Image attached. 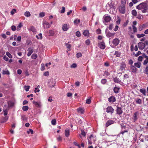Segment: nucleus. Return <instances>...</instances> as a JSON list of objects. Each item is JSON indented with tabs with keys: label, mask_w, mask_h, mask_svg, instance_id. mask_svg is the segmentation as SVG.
I'll return each instance as SVG.
<instances>
[{
	"label": "nucleus",
	"mask_w": 148,
	"mask_h": 148,
	"mask_svg": "<svg viewBox=\"0 0 148 148\" xmlns=\"http://www.w3.org/2000/svg\"><path fill=\"white\" fill-rule=\"evenodd\" d=\"M148 5L146 3H143L140 4L137 6L136 8L137 9L141 10L147 8Z\"/></svg>",
	"instance_id": "1"
},
{
	"label": "nucleus",
	"mask_w": 148,
	"mask_h": 148,
	"mask_svg": "<svg viewBox=\"0 0 148 148\" xmlns=\"http://www.w3.org/2000/svg\"><path fill=\"white\" fill-rule=\"evenodd\" d=\"M141 65H130V71L133 73H135L137 69L136 67L139 68Z\"/></svg>",
	"instance_id": "2"
},
{
	"label": "nucleus",
	"mask_w": 148,
	"mask_h": 148,
	"mask_svg": "<svg viewBox=\"0 0 148 148\" xmlns=\"http://www.w3.org/2000/svg\"><path fill=\"white\" fill-rule=\"evenodd\" d=\"M116 114H118L120 115L121 114L123 113V111L122 108L121 107L117 106L116 109Z\"/></svg>",
	"instance_id": "3"
},
{
	"label": "nucleus",
	"mask_w": 148,
	"mask_h": 148,
	"mask_svg": "<svg viewBox=\"0 0 148 148\" xmlns=\"http://www.w3.org/2000/svg\"><path fill=\"white\" fill-rule=\"evenodd\" d=\"M114 111V109L112 106H108L106 109V112L108 113L112 114Z\"/></svg>",
	"instance_id": "4"
},
{
	"label": "nucleus",
	"mask_w": 148,
	"mask_h": 148,
	"mask_svg": "<svg viewBox=\"0 0 148 148\" xmlns=\"http://www.w3.org/2000/svg\"><path fill=\"white\" fill-rule=\"evenodd\" d=\"M125 6L121 5L119 8V10L120 13L124 14L125 12Z\"/></svg>",
	"instance_id": "5"
},
{
	"label": "nucleus",
	"mask_w": 148,
	"mask_h": 148,
	"mask_svg": "<svg viewBox=\"0 0 148 148\" xmlns=\"http://www.w3.org/2000/svg\"><path fill=\"white\" fill-rule=\"evenodd\" d=\"M138 46L140 49L142 50L145 47V44L142 42H139L138 44Z\"/></svg>",
	"instance_id": "6"
},
{
	"label": "nucleus",
	"mask_w": 148,
	"mask_h": 148,
	"mask_svg": "<svg viewBox=\"0 0 148 148\" xmlns=\"http://www.w3.org/2000/svg\"><path fill=\"white\" fill-rule=\"evenodd\" d=\"M43 25L44 29L49 28L50 26V25L49 23L46 21H44L43 23Z\"/></svg>",
	"instance_id": "7"
},
{
	"label": "nucleus",
	"mask_w": 148,
	"mask_h": 148,
	"mask_svg": "<svg viewBox=\"0 0 148 148\" xmlns=\"http://www.w3.org/2000/svg\"><path fill=\"white\" fill-rule=\"evenodd\" d=\"M108 101L110 103H113L116 101V99L114 97L112 96L108 99Z\"/></svg>",
	"instance_id": "8"
},
{
	"label": "nucleus",
	"mask_w": 148,
	"mask_h": 148,
	"mask_svg": "<svg viewBox=\"0 0 148 148\" xmlns=\"http://www.w3.org/2000/svg\"><path fill=\"white\" fill-rule=\"evenodd\" d=\"M69 28V25L67 24H65L62 25V29L63 31H66L68 30Z\"/></svg>",
	"instance_id": "9"
},
{
	"label": "nucleus",
	"mask_w": 148,
	"mask_h": 148,
	"mask_svg": "<svg viewBox=\"0 0 148 148\" xmlns=\"http://www.w3.org/2000/svg\"><path fill=\"white\" fill-rule=\"evenodd\" d=\"M107 29H106V36L108 37H110L113 36L114 34L115 33H111L109 32H107Z\"/></svg>",
	"instance_id": "10"
},
{
	"label": "nucleus",
	"mask_w": 148,
	"mask_h": 148,
	"mask_svg": "<svg viewBox=\"0 0 148 148\" xmlns=\"http://www.w3.org/2000/svg\"><path fill=\"white\" fill-rule=\"evenodd\" d=\"M99 46L101 49H104L105 48V45L104 42H103L99 43Z\"/></svg>",
	"instance_id": "11"
},
{
	"label": "nucleus",
	"mask_w": 148,
	"mask_h": 148,
	"mask_svg": "<svg viewBox=\"0 0 148 148\" xmlns=\"http://www.w3.org/2000/svg\"><path fill=\"white\" fill-rule=\"evenodd\" d=\"M114 122V121L112 120H108L106 123V125L107 127H108L110 125L113 124Z\"/></svg>",
	"instance_id": "12"
},
{
	"label": "nucleus",
	"mask_w": 148,
	"mask_h": 148,
	"mask_svg": "<svg viewBox=\"0 0 148 148\" xmlns=\"http://www.w3.org/2000/svg\"><path fill=\"white\" fill-rule=\"evenodd\" d=\"M119 42V40L117 38L114 39L112 42L113 44L115 46L117 45Z\"/></svg>",
	"instance_id": "13"
},
{
	"label": "nucleus",
	"mask_w": 148,
	"mask_h": 148,
	"mask_svg": "<svg viewBox=\"0 0 148 148\" xmlns=\"http://www.w3.org/2000/svg\"><path fill=\"white\" fill-rule=\"evenodd\" d=\"M114 81V82H116L118 83H119L121 84H123V82H121V80L119 79L117 77H115L113 79Z\"/></svg>",
	"instance_id": "14"
},
{
	"label": "nucleus",
	"mask_w": 148,
	"mask_h": 148,
	"mask_svg": "<svg viewBox=\"0 0 148 148\" xmlns=\"http://www.w3.org/2000/svg\"><path fill=\"white\" fill-rule=\"evenodd\" d=\"M29 30L31 31L34 33H36V29L33 26H31L30 27Z\"/></svg>",
	"instance_id": "15"
},
{
	"label": "nucleus",
	"mask_w": 148,
	"mask_h": 148,
	"mask_svg": "<svg viewBox=\"0 0 148 148\" xmlns=\"http://www.w3.org/2000/svg\"><path fill=\"white\" fill-rule=\"evenodd\" d=\"M8 104L9 107H12L14 106V102L10 101H8Z\"/></svg>",
	"instance_id": "16"
},
{
	"label": "nucleus",
	"mask_w": 148,
	"mask_h": 148,
	"mask_svg": "<svg viewBox=\"0 0 148 148\" xmlns=\"http://www.w3.org/2000/svg\"><path fill=\"white\" fill-rule=\"evenodd\" d=\"M28 52L27 53V55L28 56H30L33 52L32 49L31 48H29L28 49Z\"/></svg>",
	"instance_id": "17"
},
{
	"label": "nucleus",
	"mask_w": 148,
	"mask_h": 148,
	"mask_svg": "<svg viewBox=\"0 0 148 148\" xmlns=\"http://www.w3.org/2000/svg\"><path fill=\"white\" fill-rule=\"evenodd\" d=\"M65 135L66 137H68L70 135V130H65Z\"/></svg>",
	"instance_id": "18"
},
{
	"label": "nucleus",
	"mask_w": 148,
	"mask_h": 148,
	"mask_svg": "<svg viewBox=\"0 0 148 148\" xmlns=\"http://www.w3.org/2000/svg\"><path fill=\"white\" fill-rule=\"evenodd\" d=\"M137 112H135L133 115V119L134 121H136L137 120Z\"/></svg>",
	"instance_id": "19"
},
{
	"label": "nucleus",
	"mask_w": 148,
	"mask_h": 148,
	"mask_svg": "<svg viewBox=\"0 0 148 148\" xmlns=\"http://www.w3.org/2000/svg\"><path fill=\"white\" fill-rule=\"evenodd\" d=\"M49 65H42L41 67V69L42 71H43L45 69H49V68L50 67H48Z\"/></svg>",
	"instance_id": "20"
},
{
	"label": "nucleus",
	"mask_w": 148,
	"mask_h": 148,
	"mask_svg": "<svg viewBox=\"0 0 148 148\" xmlns=\"http://www.w3.org/2000/svg\"><path fill=\"white\" fill-rule=\"evenodd\" d=\"M83 34L85 36H88L89 33V31L86 30L84 31Z\"/></svg>",
	"instance_id": "21"
},
{
	"label": "nucleus",
	"mask_w": 148,
	"mask_h": 148,
	"mask_svg": "<svg viewBox=\"0 0 148 148\" xmlns=\"http://www.w3.org/2000/svg\"><path fill=\"white\" fill-rule=\"evenodd\" d=\"M125 126H122V130L121 132V134H124L125 132H127V130H123V129H125Z\"/></svg>",
	"instance_id": "22"
},
{
	"label": "nucleus",
	"mask_w": 148,
	"mask_h": 148,
	"mask_svg": "<svg viewBox=\"0 0 148 148\" xmlns=\"http://www.w3.org/2000/svg\"><path fill=\"white\" fill-rule=\"evenodd\" d=\"M111 20V18L109 16H106L105 18V20L107 22H109Z\"/></svg>",
	"instance_id": "23"
},
{
	"label": "nucleus",
	"mask_w": 148,
	"mask_h": 148,
	"mask_svg": "<svg viewBox=\"0 0 148 148\" xmlns=\"http://www.w3.org/2000/svg\"><path fill=\"white\" fill-rule=\"evenodd\" d=\"M93 137L92 136V135H91L90 137H89V139H88V143L89 144H91L92 143V142L91 141V140L93 139Z\"/></svg>",
	"instance_id": "24"
},
{
	"label": "nucleus",
	"mask_w": 148,
	"mask_h": 148,
	"mask_svg": "<svg viewBox=\"0 0 148 148\" xmlns=\"http://www.w3.org/2000/svg\"><path fill=\"white\" fill-rule=\"evenodd\" d=\"M140 92L143 94L145 96L146 95V90L145 89H141L140 90Z\"/></svg>",
	"instance_id": "25"
},
{
	"label": "nucleus",
	"mask_w": 148,
	"mask_h": 148,
	"mask_svg": "<svg viewBox=\"0 0 148 148\" xmlns=\"http://www.w3.org/2000/svg\"><path fill=\"white\" fill-rule=\"evenodd\" d=\"M24 15L25 16L27 17H29L31 16V14L29 11L26 12L24 14Z\"/></svg>",
	"instance_id": "26"
},
{
	"label": "nucleus",
	"mask_w": 148,
	"mask_h": 148,
	"mask_svg": "<svg viewBox=\"0 0 148 148\" xmlns=\"http://www.w3.org/2000/svg\"><path fill=\"white\" fill-rule=\"evenodd\" d=\"M33 103L35 105V106L37 107H40V104L38 102L35 101H33Z\"/></svg>",
	"instance_id": "27"
},
{
	"label": "nucleus",
	"mask_w": 148,
	"mask_h": 148,
	"mask_svg": "<svg viewBox=\"0 0 148 148\" xmlns=\"http://www.w3.org/2000/svg\"><path fill=\"white\" fill-rule=\"evenodd\" d=\"M126 2V0H121V5L125 6Z\"/></svg>",
	"instance_id": "28"
},
{
	"label": "nucleus",
	"mask_w": 148,
	"mask_h": 148,
	"mask_svg": "<svg viewBox=\"0 0 148 148\" xmlns=\"http://www.w3.org/2000/svg\"><path fill=\"white\" fill-rule=\"evenodd\" d=\"M119 88L115 87L114 88V91L115 93H117L119 92Z\"/></svg>",
	"instance_id": "29"
},
{
	"label": "nucleus",
	"mask_w": 148,
	"mask_h": 148,
	"mask_svg": "<svg viewBox=\"0 0 148 148\" xmlns=\"http://www.w3.org/2000/svg\"><path fill=\"white\" fill-rule=\"evenodd\" d=\"M80 22V20L79 19H76L74 21V23L75 24L77 25L78 23Z\"/></svg>",
	"instance_id": "30"
},
{
	"label": "nucleus",
	"mask_w": 148,
	"mask_h": 148,
	"mask_svg": "<svg viewBox=\"0 0 148 148\" xmlns=\"http://www.w3.org/2000/svg\"><path fill=\"white\" fill-rule=\"evenodd\" d=\"M3 74H6L9 75L10 74V73L8 70H3Z\"/></svg>",
	"instance_id": "31"
},
{
	"label": "nucleus",
	"mask_w": 148,
	"mask_h": 148,
	"mask_svg": "<svg viewBox=\"0 0 148 148\" xmlns=\"http://www.w3.org/2000/svg\"><path fill=\"white\" fill-rule=\"evenodd\" d=\"M77 110L78 112H80L82 114H83L84 112L83 109L81 108H78L77 109Z\"/></svg>",
	"instance_id": "32"
},
{
	"label": "nucleus",
	"mask_w": 148,
	"mask_h": 148,
	"mask_svg": "<svg viewBox=\"0 0 148 148\" xmlns=\"http://www.w3.org/2000/svg\"><path fill=\"white\" fill-rule=\"evenodd\" d=\"M28 107L27 106H23L22 107L23 110L24 111H26L28 110Z\"/></svg>",
	"instance_id": "33"
},
{
	"label": "nucleus",
	"mask_w": 148,
	"mask_h": 148,
	"mask_svg": "<svg viewBox=\"0 0 148 148\" xmlns=\"http://www.w3.org/2000/svg\"><path fill=\"white\" fill-rule=\"evenodd\" d=\"M132 15L134 16H136L137 15V12L135 10H133L132 12Z\"/></svg>",
	"instance_id": "34"
},
{
	"label": "nucleus",
	"mask_w": 148,
	"mask_h": 148,
	"mask_svg": "<svg viewBox=\"0 0 148 148\" xmlns=\"http://www.w3.org/2000/svg\"><path fill=\"white\" fill-rule=\"evenodd\" d=\"M22 25L21 23H20L17 27V30L19 31L20 29V28L22 27Z\"/></svg>",
	"instance_id": "35"
},
{
	"label": "nucleus",
	"mask_w": 148,
	"mask_h": 148,
	"mask_svg": "<svg viewBox=\"0 0 148 148\" xmlns=\"http://www.w3.org/2000/svg\"><path fill=\"white\" fill-rule=\"evenodd\" d=\"M126 65H121L120 70L122 71V72H123V70H125V68Z\"/></svg>",
	"instance_id": "36"
},
{
	"label": "nucleus",
	"mask_w": 148,
	"mask_h": 148,
	"mask_svg": "<svg viewBox=\"0 0 148 148\" xmlns=\"http://www.w3.org/2000/svg\"><path fill=\"white\" fill-rule=\"evenodd\" d=\"M145 24H143L142 25L140 26L138 28V29L139 31H141L143 29L144 27L145 26Z\"/></svg>",
	"instance_id": "37"
},
{
	"label": "nucleus",
	"mask_w": 148,
	"mask_h": 148,
	"mask_svg": "<svg viewBox=\"0 0 148 148\" xmlns=\"http://www.w3.org/2000/svg\"><path fill=\"white\" fill-rule=\"evenodd\" d=\"M107 82V80L106 79H102L101 81V83L103 84H105Z\"/></svg>",
	"instance_id": "38"
},
{
	"label": "nucleus",
	"mask_w": 148,
	"mask_h": 148,
	"mask_svg": "<svg viewBox=\"0 0 148 148\" xmlns=\"http://www.w3.org/2000/svg\"><path fill=\"white\" fill-rule=\"evenodd\" d=\"M51 123L52 125H55L56 124V120L55 119H53L51 121Z\"/></svg>",
	"instance_id": "39"
},
{
	"label": "nucleus",
	"mask_w": 148,
	"mask_h": 148,
	"mask_svg": "<svg viewBox=\"0 0 148 148\" xmlns=\"http://www.w3.org/2000/svg\"><path fill=\"white\" fill-rule=\"evenodd\" d=\"M27 132L28 134H29L31 133V134H33V131L32 130L30 129L29 130L27 131Z\"/></svg>",
	"instance_id": "40"
},
{
	"label": "nucleus",
	"mask_w": 148,
	"mask_h": 148,
	"mask_svg": "<svg viewBox=\"0 0 148 148\" xmlns=\"http://www.w3.org/2000/svg\"><path fill=\"white\" fill-rule=\"evenodd\" d=\"M136 101L137 103L140 104L141 103V100L140 99H138L136 100Z\"/></svg>",
	"instance_id": "41"
},
{
	"label": "nucleus",
	"mask_w": 148,
	"mask_h": 148,
	"mask_svg": "<svg viewBox=\"0 0 148 148\" xmlns=\"http://www.w3.org/2000/svg\"><path fill=\"white\" fill-rule=\"evenodd\" d=\"M145 35L144 34H137V37L138 38H140L142 37H143Z\"/></svg>",
	"instance_id": "42"
},
{
	"label": "nucleus",
	"mask_w": 148,
	"mask_h": 148,
	"mask_svg": "<svg viewBox=\"0 0 148 148\" xmlns=\"http://www.w3.org/2000/svg\"><path fill=\"white\" fill-rule=\"evenodd\" d=\"M45 15V13L44 12H41L39 14V16L40 17H43Z\"/></svg>",
	"instance_id": "43"
},
{
	"label": "nucleus",
	"mask_w": 148,
	"mask_h": 148,
	"mask_svg": "<svg viewBox=\"0 0 148 148\" xmlns=\"http://www.w3.org/2000/svg\"><path fill=\"white\" fill-rule=\"evenodd\" d=\"M62 140V137L60 136L57 138V140L58 142H61Z\"/></svg>",
	"instance_id": "44"
},
{
	"label": "nucleus",
	"mask_w": 148,
	"mask_h": 148,
	"mask_svg": "<svg viewBox=\"0 0 148 148\" xmlns=\"http://www.w3.org/2000/svg\"><path fill=\"white\" fill-rule=\"evenodd\" d=\"M49 35L51 36H53L54 34V32L53 31L50 30L49 31Z\"/></svg>",
	"instance_id": "45"
},
{
	"label": "nucleus",
	"mask_w": 148,
	"mask_h": 148,
	"mask_svg": "<svg viewBox=\"0 0 148 148\" xmlns=\"http://www.w3.org/2000/svg\"><path fill=\"white\" fill-rule=\"evenodd\" d=\"M36 37L38 38V39H42V34L40 33L38 35V36H36Z\"/></svg>",
	"instance_id": "46"
},
{
	"label": "nucleus",
	"mask_w": 148,
	"mask_h": 148,
	"mask_svg": "<svg viewBox=\"0 0 148 148\" xmlns=\"http://www.w3.org/2000/svg\"><path fill=\"white\" fill-rule=\"evenodd\" d=\"M37 57V55L36 54H34L32 56V57L34 59H36Z\"/></svg>",
	"instance_id": "47"
},
{
	"label": "nucleus",
	"mask_w": 148,
	"mask_h": 148,
	"mask_svg": "<svg viewBox=\"0 0 148 148\" xmlns=\"http://www.w3.org/2000/svg\"><path fill=\"white\" fill-rule=\"evenodd\" d=\"M144 73L146 74H148V66L146 67L145 70L144 71Z\"/></svg>",
	"instance_id": "48"
},
{
	"label": "nucleus",
	"mask_w": 148,
	"mask_h": 148,
	"mask_svg": "<svg viewBox=\"0 0 148 148\" xmlns=\"http://www.w3.org/2000/svg\"><path fill=\"white\" fill-rule=\"evenodd\" d=\"M132 27L134 32H136L137 31V29L136 27L134 25H133Z\"/></svg>",
	"instance_id": "49"
},
{
	"label": "nucleus",
	"mask_w": 148,
	"mask_h": 148,
	"mask_svg": "<svg viewBox=\"0 0 148 148\" xmlns=\"http://www.w3.org/2000/svg\"><path fill=\"white\" fill-rule=\"evenodd\" d=\"M91 103V100L90 99H88L86 100V103L90 104Z\"/></svg>",
	"instance_id": "50"
},
{
	"label": "nucleus",
	"mask_w": 148,
	"mask_h": 148,
	"mask_svg": "<svg viewBox=\"0 0 148 148\" xmlns=\"http://www.w3.org/2000/svg\"><path fill=\"white\" fill-rule=\"evenodd\" d=\"M76 56L77 58H79L82 56V54L81 53H78L76 54Z\"/></svg>",
	"instance_id": "51"
},
{
	"label": "nucleus",
	"mask_w": 148,
	"mask_h": 148,
	"mask_svg": "<svg viewBox=\"0 0 148 148\" xmlns=\"http://www.w3.org/2000/svg\"><path fill=\"white\" fill-rule=\"evenodd\" d=\"M11 29L13 31H15L16 29V27L15 26L12 25L11 26Z\"/></svg>",
	"instance_id": "52"
},
{
	"label": "nucleus",
	"mask_w": 148,
	"mask_h": 148,
	"mask_svg": "<svg viewBox=\"0 0 148 148\" xmlns=\"http://www.w3.org/2000/svg\"><path fill=\"white\" fill-rule=\"evenodd\" d=\"M6 55L10 58H12V55L9 52H7L6 53Z\"/></svg>",
	"instance_id": "53"
},
{
	"label": "nucleus",
	"mask_w": 148,
	"mask_h": 148,
	"mask_svg": "<svg viewBox=\"0 0 148 148\" xmlns=\"http://www.w3.org/2000/svg\"><path fill=\"white\" fill-rule=\"evenodd\" d=\"M25 90L26 91H29V89L30 88V86H25Z\"/></svg>",
	"instance_id": "54"
},
{
	"label": "nucleus",
	"mask_w": 148,
	"mask_h": 148,
	"mask_svg": "<svg viewBox=\"0 0 148 148\" xmlns=\"http://www.w3.org/2000/svg\"><path fill=\"white\" fill-rule=\"evenodd\" d=\"M90 41L89 40H87L85 41V43L87 45H89L90 44Z\"/></svg>",
	"instance_id": "55"
},
{
	"label": "nucleus",
	"mask_w": 148,
	"mask_h": 148,
	"mask_svg": "<svg viewBox=\"0 0 148 148\" xmlns=\"http://www.w3.org/2000/svg\"><path fill=\"white\" fill-rule=\"evenodd\" d=\"M96 32L97 34H100L101 32V30L98 29L97 30Z\"/></svg>",
	"instance_id": "56"
},
{
	"label": "nucleus",
	"mask_w": 148,
	"mask_h": 148,
	"mask_svg": "<svg viewBox=\"0 0 148 148\" xmlns=\"http://www.w3.org/2000/svg\"><path fill=\"white\" fill-rule=\"evenodd\" d=\"M76 35L78 37H80V33L79 31H77L76 32Z\"/></svg>",
	"instance_id": "57"
},
{
	"label": "nucleus",
	"mask_w": 148,
	"mask_h": 148,
	"mask_svg": "<svg viewBox=\"0 0 148 148\" xmlns=\"http://www.w3.org/2000/svg\"><path fill=\"white\" fill-rule=\"evenodd\" d=\"M81 134L82 136H85L86 135V134L85 132L83 130H81Z\"/></svg>",
	"instance_id": "58"
},
{
	"label": "nucleus",
	"mask_w": 148,
	"mask_h": 148,
	"mask_svg": "<svg viewBox=\"0 0 148 148\" xmlns=\"http://www.w3.org/2000/svg\"><path fill=\"white\" fill-rule=\"evenodd\" d=\"M110 75L109 73L107 71H106L104 73L103 75L105 76H108Z\"/></svg>",
	"instance_id": "59"
},
{
	"label": "nucleus",
	"mask_w": 148,
	"mask_h": 148,
	"mask_svg": "<svg viewBox=\"0 0 148 148\" xmlns=\"http://www.w3.org/2000/svg\"><path fill=\"white\" fill-rule=\"evenodd\" d=\"M16 10L15 9H13L12 10L11 12V14L12 15H13L14 12H16Z\"/></svg>",
	"instance_id": "60"
},
{
	"label": "nucleus",
	"mask_w": 148,
	"mask_h": 148,
	"mask_svg": "<svg viewBox=\"0 0 148 148\" xmlns=\"http://www.w3.org/2000/svg\"><path fill=\"white\" fill-rule=\"evenodd\" d=\"M115 54L116 55V56H119L120 55V53L118 52V51H115Z\"/></svg>",
	"instance_id": "61"
},
{
	"label": "nucleus",
	"mask_w": 148,
	"mask_h": 148,
	"mask_svg": "<svg viewBox=\"0 0 148 148\" xmlns=\"http://www.w3.org/2000/svg\"><path fill=\"white\" fill-rule=\"evenodd\" d=\"M66 45L67 46V47L68 48V50H69L70 49V48H71V45H70L69 44H68L67 43H66Z\"/></svg>",
	"instance_id": "62"
},
{
	"label": "nucleus",
	"mask_w": 148,
	"mask_h": 148,
	"mask_svg": "<svg viewBox=\"0 0 148 148\" xmlns=\"http://www.w3.org/2000/svg\"><path fill=\"white\" fill-rule=\"evenodd\" d=\"M148 62V58H147L146 59L144 60L143 64L145 65L147 64Z\"/></svg>",
	"instance_id": "63"
},
{
	"label": "nucleus",
	"mask_w": 148,
	"mask_h": 148,
	"mask_svg": "<svg viewBox=\"0 0 148 148\" xmlns=\"http://www.w3.org/2000/svg\"><path fill=\"white\" fill-rule=\"evenodd\" d=\"M40 90L38 88H35L34 90L35 92H39L40 91Z\"/></svg>",
	"instance_id": "64"
}]
</instances>
